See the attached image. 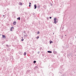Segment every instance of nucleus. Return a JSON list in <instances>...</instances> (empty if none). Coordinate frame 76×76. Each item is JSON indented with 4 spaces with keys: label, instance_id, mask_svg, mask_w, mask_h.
I'll list each match as a JSON object with an SVG mask.
<instances>
[{
    "label": "nucleus",
    "instance_id": "nucleus-16",
    "mask_svg": "<svg viewBox=\"0 0 76 76\" xmlns=\"http://www.w3.org/2000/svg\"><path fill=\"white\" fill-rule=\"evenodd\" d=\"M63 39V35H61V39Z\"/></svg>",
    "mask_w": 76,
    "mask_h": 76
},
{
    "label": "nucleus",
    "instance_id": "nucleus-26",
    "mask_svg": "<svg viewBox=\"0 0 76 76\" xmlns=\"http://www.w3.org/2000/svg\"><path fill=\"white\" fill-rule=\"evenodd\" d=\"M60 73L61 74H62V72H60Z\"/></svg>",
    "mask_w": 76,
    "mask_h": 76
},
{
    "label": "nucleus",
    "instance_id": "nucleus-21",
    "mask_svg": "<svg viewBox=\"0 0 76 76\" xmlns=\"http://www.w3.org/2000/svg\"><path fill=\"white\" fill-rule=\"evenodd\" d=\"M39 34V32L38 31L37 33V34Z\"/></svg>",
    "mask_w": 76,
    "mask_h": 76
},
{
    "label": "nucleus",
    "instance_id": "nucleus-3",
    "mask_svg": "<svg viewBox=\"0 0 76 76\" xmlns=\"http://www.w3.org/2000/svg\"><path fill=\"white\" fill-rule=\"evenodd\" d=\"M37 5H36V4L34 5V9H37Z\"/></svg>",
    "mask_w": 76,
    "mask_h": 76
},
{
    "label": "nucleus",
    "instance_id": "nucleus-12",
    "mask_svg": "<svg viewBox=\"0 0 76 76\" xmlns=\"http://www.w3.org/2000/svg\"><path fill=\"white\" fill-rule=\"evenodd\" d=\"M17 19L18 20H20V17H18V18H17Z\"/></svg>",
    "mask_w": 76,
    "mask_h": 76
},
{
    "label": "nucleus",
    "instance_id": "nucleus-31",
    "mask_svg": "<svg viewBox=\"0 0 76 76\" xmlns=\"http://www.w3.org/2000/svg\"><path fill=\"white\" fill-rule=\"evenodd\" d=\"M22 39H23V37H22Z\"/></svg>",
    "mask_w": 76,
    "mask_h": 76
},
{
    "label": "nucleus",
    "instance_id": "nucleus-14",
    "mask_svg": "<svg viewBox=\"0 0 76 76\" xmlns=\"http://www.w3.org/2000/svg\"><path fill=\"white\" fill-rule=\"evenodd\" d=\"M36 62H37V61H34L33 63L34 64H35V63H36Z\"/></svg>",
    "mask_w": 76,
    "mask_h": 76
},
{
    "label": "nucleus",
    "instance_id": "nucleus-24",
    "mask_svg": "<svg viewBox=\"0 0 76 76\" xmlns=\"http://www.w3.org/2000/svg\"><path fill=\"white\" fill-rule=\"evenodd\" d=\"M49 18L50 19H51V18H52V17H50Z\"/></svg>",
    "mask_w": 76,
    "mask_h": 76
},
{
    "label": "nucleus",
    "instance_id": "nucleus-25",
    "mask_svg": "<svg viewBox=\"0 0 76 76\" xmlns=\"http://www.w3.org/2000/svg\"><path fill=\"white\" fill-rule=\"evenodd\" d=\"M48 19H49V18L48 17V18H47V20H48Z\"/></svg>",
    "mask_w": 76,
    "mask_h": 76
},
{
    "label": "nucleus",
    "instance_id": "nucleus-6",
    "mask_svg": "<svg viewBox=\"0 0 76 76\" xmlns=\"http://www.w3.org/2000/svg\"><path fill=\"white\" fill-rule=\"evenodd\" d=\"M70 55H72V54H71V53L68 54L67 56H68V57H70Z\"/></svg>",
    "mask_w": 76,
    "mask_h": 76
},
{
    "label": "nucleus",
    "instance_id": "nucleus-10",
    "mask_svg": "<svg viewBox=\"0 0 76 76\" xmlns=\"http://www.w3.org/2000/svg\"><path fill=\"white\" fill-rule=\"evenodd\" d=\"M53 53L55 54H57V52L56 51H54V52H53Z\"/></svg>",
    "mask_w": 76,
    "mask_h": 76
},
{
    "label": "nucleus",
    "instance_id": "nucleus-36",
    "mask_svg": "<svg viewBox=\"0 0 76 76\" xmlns=\"http://www.w3.org/2000/svg\"><path fill=\"white\" fill-rule=\"evenodd\" d=\"M71 56L72 57V56Z\"/></svg>",
    "mask_w": 76,
    "mask_h": 76
},
{
    "label": "nucleus",
    "instance_id": "nucleus-17",
    "mask_svg": "<svg viewBox=\"0 0 76 76\" xmlns=\"http://www.w3.org/2000/svg\"><path fill=\"white\" fill-rule=\"evenodd\" d=\"M52 42H53V41H50V44H51V43H52Z\"/></svg>",
    "mask_w": 76,
    "mask_h": 76
},
{
    "label": "nucleus",
    "instance_id": "nucleus-7",
    "mask_svg": "<svg viewBox=\"0 0 76 76\" xmlns=\"http://www.w3.org/2000/svg\"><path fill=\"white\" fill-rule=\"evenodd\" d=\"M61 70H64V69H63V68L62 66L61 67Z\"/></svg>",
    "mask_w": 76,
    "mask_h": 76
},
{
    "label": "nucleus",
    "instance_id": "nucleus-29",
    "mask_svg": "<svg viewBox=\"0 0 76 76\" xmlns=\"http://www.w3.org/2000/svg\"><path fill=\"white\" fill-rule=\"evenodd\" d=\"M29 7H31V5H29Z\"/></svg>",
    "mask_w": 76,
    "mask_h": 76
},
{
    "label": "nucleus",
    "instance_id": "nucleus-11",
    "mask_svg": "<svg viewBox=\"0 0 76 76\" xmlns=\"http://www.w3.org/2000/svg\"><path fill=\"white\" fill-rule=\"evenodd\" d=\"M13 24L14 25H16V22H14L13 23Z\"/></svg>",
    "mask_w": 76,
    "mask_h": 76
},
{
    "label": "nucleus",
    "instance_id": "nucleus-20",
    "mask_svg": "<svg viewBox=\"0 0 76 76\" xmlns=\"http://www.w3.org/2000/svg\"><path fill=\"white\" fill-rule=\"evenodd\" d=\"M37 67H37V66H35V69H37Z\"/></svg>",
    "mask_w": 76,
    "mask_h": 76
},
{
    "label": "nucleus",
    "instance_id": "nucleus-13",
    "mask_svg": "<svg viewBox=\"0 0 76 76\" xmlns=\"http://www.w3.org/2000/svg\"><path fill=\"white\" fill-rule=\"evenodd\" d=\"M24 56H26V52H24L23 54Z\"/></svg>",
    "mask_w": 76,
    "mask_h": 76
},
{
    "label": "nucleus",
    "instance_id": "nucleus-18",
    "mask_svg": "<svg viewBox=\"0 0 76 76\" xmlns=\"http://www.w3.org/2000/svg\"><path fill=\"white\" fill-rule=\"evenodd\" d=\"M37 7L38 9H39V8H40V6L39 5V6H37Z\"/></svg>",
    "mask_w": 76,
    "mask_h": 76
},
{
    "label": "nucleus",
    "instance_id": "nucleus-2",
    "mask_svg": "<svg viewBox=\"0 0 76 76\" xmlns=\"http://www.w3.org/2000/svg\"><path fill=\"white\" fill-rule=\"evenodd\" d=\"M49 75L50 76H53V74L52 73H49Z\"/></svg>",
    "mask_w": 76,
    "mask_h": 76
},
{
    "label": "nucleus",
    "instance_id": "nucleus-27",
    "mask_svg": "<svg viewBox=\"0 0 76 76\" xmlns=\"http://www.w3.org/2000/svg\"><path fill=\"white\" fill-rule=\"evenodd\" d=\"M29 5H31V2L29 3Z\"/></svg>",
    "mask_w": 76,
    "mask_h": 76
},
{
    "label": "nucleus",
    "instance_id": "nucleus-35",
    "mask_svg": "<svg viewBox=\"0 0 76 76\" xmlns=\"http://www.w3.org/2000/svg\"><path fill=\"white\" fill-rule=\"evenodd\" d=\"M53 34H54V33H53Z\"/></svg>",
    "mask_w": 76,
    "mask_h": 76
},
{
    "label": "nucleus",
    "instance_id": "nucleus-33",
    "mask_svg": "<svg viewBox=\"0 0 76 76\" xmlns=\"http://www.w3.org/2000/svg\"><path fill=\"white\" fill-rule=\"evenodd\" d=\"M3 16H4V15H3Z\"/></svg>",
    "mask_w": 76,
    "mask_h": 76
},
{
    "label": "nucleus",
    "instance_id": "nucleus-23",
    "mask_svg": "<svg viewBox=\"0 0 76 76\" xmlns=\"http://www.w3.org/2000/svg\"><path fill=\"white\" fill-rule=\"evenodd\" d=\"M23 40H24V39H21L22 41H23Z\"/></svg>",
    "mask_w": 76,
    "mask_h": 76
},
{
    "label": "nucleus",
    "instance_id": "nucleus-28",
    "mask_svg": "<svg viewBox=\"0 0 76 76\" xmlns=\"http://www.w3.org/2000/svg\"><path fill=\"white\" fill-rule=\"evenodd\" d=\"M38 54H39V51L38 52Z\"/></svg>",
    "mask_w": 76,
    "mask_h": 76
},
{
    "label": "nucleus",
    "instance_id": "nucleus-30",
    "mask_svg": "<svg viewBox=\"0 0 76 76\" xmlns=\"http://www.w3.org/2000/svg\"><path fill=\"white\" fill-rule=\"evenodd\" d=\"M43 7H45V5H44V6H43Z\"/></svg>",
    "mask_w": 76,
    "mask_h": 76
},
{
    "label": "nucleus",
    "instance_id": "nucleus-8",
    "mask_svg": "<svg viewBox=\"0 0 76 76\" xmlns=\"http://www.w3.org/2000/svg\"><path fill=\"white\" fill-rule=\"evenodd\" d=\"M48 53H52V52L51 51H47Z\"/></svg>",
    "mask_w": 76,
    "mask_h": 76
},
{
    "label": "nucleus",
    "instance_id": "nucleus-32",
    "mask_svg": "<svg viewBox=\"0 0 76 76\" xmlns=\"http://www.w3.org/2000/svg\"><path fill=\"white\" fill-rule=\"evenodd\" d=\"M62 61H63V59H62Z\"/></svg>",
    "mask_w": 76,
    "mask_h": 76
},
{
    "label": "nucleus",
    "instance_id": "nucleus-5",
    "mask_svg": "<svg viewBox=\"0 0 76 76\" xmlns=\"http://www.w3.org/2000/svg\"><path fill=\"white\" fill-rule=\"evenodd\" d=\"M19 4L20 6H22V2H19Z\"/></svg>",
    "mask_w": 76,
    "mask_h": 76
},
{
    "label": "nucleus",
    "instance_id": "nucleus-19",
    "mask_svg": "<svg viewBox=\"0 0 76 76\" xmlns=\"http://www.w3.org/2000/svg\"><path fill=\"white\" fill-rule=\"evenodd\" d=\"M6 47H9V45H6Z\"/></svg>",
    "mask_w": 76,
    "mask_h": 76
},
{
    "label": "nucleus",
    "instance_id": "nucleus-34",
    "mask_svg": "<svg viewBox=\"0 0 76 76\" xmlns=\"http://www.w3.org/2000/svg\"><path fill=\"white\" fill-rule=\"evenodd\" d=\"M65 36H66V35H65Z\"/></svg>",
    "mask_w": 76,
    "mask_h": 76
},
{
    "label": "nucleus",
    "instance_id": "nucleus-22",
    "mask_svg": "<svg viewBox=\"0 0 76 76\" xmlns=\"http://www.w3.org/2000/svg\"><path fill=\"white\" fill-rule=\"evenodd\" d=\"M39 38V36H37V39H38Z\"/></svg>",
    "mask_w": 76,
    "mask_h": 76
},
{
    "label": "nucleus",
    "instance_id": "nucleus-15",
    "mask_svg": "<svg viewBox=\"0 0 76 76\" xmlns=\"http://www.w3.org/2000/svg\"><path fill=\"white\" fill-rule=\"evenodd\" d=\"M24 35L25 37H28V35Z\"/></svg>",
    "mask_w": 76,
    "mask_h": 76
},
{
    "label": "nucleus",
    "instance_id": "nucleus-4",
    "mask_svg": "<svg viewBox=\"0 0 76 76\" xmlns=\"http://www.w3.org/2000/svg\"><path fill=\"white\" fill-rule=\"evenodd\" d=\"M2 38H6V36H5V35H2Z\"/></svg>",
    "mask_w": 76,
    "mask_h": 76
},
{
    "label": "nucleus",
    "instance_id": "nucleus-9",
    "mask_svg": "<svg viewBox=\"0 0 76 76\" xmlns=\"http://www.w3.org/2000/svg\"><path fill=\"white\" fill-rule=\"evenodd\" d=\"M13 28H14V27H11V28L10 29V31H12V29H13Z\"/></svg>",
    "mask_w": 76,
    "mask_h": 76
},
{
    "label": "nucleus",
    "instance_id": "nucleus-37",
    "mask_svg": "<svg viewBox=\"0 0 76 76\" xmlns=\"http://www.w3.org/2000/svg\"><path fill=\"white\" fill-rule=\"evenodd\" d=\"M75 38H76V37Z\"/></svg>",
    "mask_w": 76,
    "mask_h": 76
},
{
    "label": "nucleus",
    "instance_id": "nucleus-1",
    "mask_svg": "<svg viewBox=\"0 0 76 76\" xmlns=\"http://www.w3.org/2000/svg\"><path fill=\"white\" fill-rule=\"evenodd\" d=\"M54 22H53V23H55V24H56V23H57V22H58V19H57V18H54Z\"/></svg>",
    "mask_w": 76,
    "mask_h": 76
}]
</instances>
